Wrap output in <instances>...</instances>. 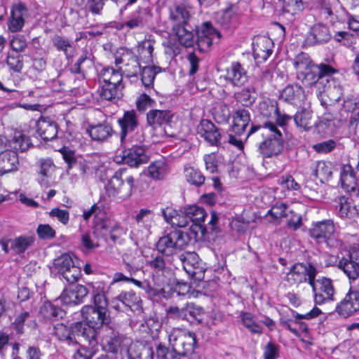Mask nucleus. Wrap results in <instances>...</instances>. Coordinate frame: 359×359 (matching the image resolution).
<instances>
[{
	"label": "nucleus",
	"instance_id": "64",
	"mask_svg": "<svg viewBox=\"0 0 359 359\" xmlns=\"http://www.w3.org/2000/svg\"><path fill=\"white\" fill-rule=\"evenodd\" d=\"M279 356V346L269 341L264 348V359H277Z\"/></svg>",
	"mask_w": 359,
	"mask_h": 359
},
{
	"label": "nucleus",
	"instance_id": "54",
	"mask_svg": "<svg viewBox=\"0 0 359 359\" xmlns=\"http://www.w3.org/2000/svg\"><path fill=\"white\" fill-rule=\"evenodd\" d=\"M159 72V68L155 66H147L142 71V81L146 88L153 86L156 75Z\"/></svg>",
	"mask_w": 359,
	"mask_h": 359
},
{
	"label": "nucleus",
	"instance_id": "33",
	"mask_svg": "<svg viewBox=\"0 0 359 359\" xmlns=\"http://www.w3.org/2000/svg\"><path fill=\"white\" fill-rule=\"evenodd\" d=\"M340 180L342 188L347 192L355 191L357 187V179L353 168L350 165H344Z\"/></svg>",
	"mask_w": 359,
	"mask_h": 359
},
{
	"label": "nucleus",
	"instance_id": "7",
	"mask_svg": "<svg viewBox=\"0 0 359 359\" xmlns=\"http://www.w3.org/2000/svg\"><path fill=\"white\" fill-rule=\"evenodd\" d=\"M129 343L130 340L128 339H124L122 341L114 339V353L118 351L121 355L127 353L129 359H153L154 352L150 346L137 342L131 344L128 348Z\"/></svg>",
	"mask_w": 359,
	"mask_h": 359
},
{
	"label": "nucleus",
	"instance_id": "61",
	"mask_svg": "<svg viewBox=\"0 0 359 359\" xmlns=\"http://www.w3.org/2000/svg\"><path fill=\"white\" fill-rule=\"evenodd\" d=\"M184 311L186 315L185 319L189 320L191 318L198 321L202 320L201 316L203 313V309L201 306H196L194 304H187L184 307Z\"/></svg>",
	"mask_w": 359,
	"mask_h": 359
},
{
	"label": "nucleus",
	"instance_id": "48",
	"mask_svg": "<svg viewBox=\"0 0 359 359\" xmlns=\"http://www.w3.org/2000/svg\"><path fill=\"white\" fill-rule=\"evenodd\" d=\"M154 214L149 209H141L136 215L135 220L137 224L145 228L147 233H149V229L154 222Z\"/></svg>",
	"mask_w": 359,
	"mask_h": 359
},
{
	"label": "nucleus",
	"instance_id": "42",
	"mask_svg": "<svg viewBox=\"0 0 359 359\" xmlns=\"http://www.w3.org/2000/svg\"><path fill=\"white\" fill-rule=\"evenodd\" d=\"M111 131V128L109 126L104 124L90 126L87 129V133L92 140L95 141H103L106 140L110 135Z\"/></svg>",
	"mask_w": 359,
	"mask_h": 359
},
{
	"label": "nucleus",
	"instance_id": "38",
	"mask_svg": "<svg viewBox=\"0 0 359 359\" xmlns=\"http://www.w3.org/2000/svg\"><path fill=\"white\" fill-rule=\"evenodd\" d=\"M121 128V141L123 142L128 132L132 131L137 125L135 112L128 111L124 113L123 117L118 121Z\"/></svg>",
	"mask_w": 359,
	"mask_h": 359
},
{
	"label": "nucleus",
	"instance_id": "24",
	"mask_svg": "<svg viewBox=\"0 0 359 359\" xmlns=\"http://www.w3.org/2000/svg\"><path fill=\"white\" fill-rule=\"evenodd\" d=\"M18 165L19 158L16 151L6 149L0 152V176L16 171Z\"/></svg>",
	"mask_w": 359,
	"mask_h": 359
},
{
	"label": "nucleus",
	"instance_id": "12",
	"mask_svg": "<svg viewBox=\"0 0 359 359\" xmlns=\"http://www.w3.org/2000/svg\"><path fill=\"white\" fill-rule=\"evenodd\" d=\"M338 267L347 276L351 285L359 277V248H352L348 257L339 260Z\"/></svg>",
	"mask_w": 359,
	"mask_h": 359
},
{
	"label": "nucleus",
	"instance_id": "41",
	"mask_svg": "<svg viewBox=\"0 0 359 359\" xmlns=\"http://www.w3.org/2000/svg\"><path fill=\"white\" fill-rule=\"evenodd\" d=\"M39 183L43 187L48 186V178L51 175L54 170V164L51 159L46 158L39 161Z\"/></svg>",
	"mask_w": 359,
	"mask_h": 359
},
{
	"label": "nucleus",
	"instance_id": "63",
	"mask_svg": "<svg viewBox=\"0 0 359 359\" xmlns=\"http://www.w3.org/2000/svg\"><path fill=\"white\" fill-rule=\"evenodd\" d=\"M156 102L146 93H142L136 100V107L140 111H144L148 108L154 107Z\"/></svg>",
	"mask_w": 359,
	"mask_h": 359
},
{
	"label": "nucleus",
	"instance_id": "59",
	"mask_svg": "<svg viewBox=\"0 0 359 359\" xmlns=\"http://www.w3.org/2000/svg\"><path fill=\"white\" fill-rule=\"evenodd\" d=\"M320 96H327L332 103L337 102L342 96V90L339 86H332L329 83L325 87L323 94Z\"/></svg>",
	"mask_w": 359,
	"mask_h": 359
},
{
	"label": "nucleus",
	"instance_id": "50",
	"mask_svg": "<svg viewBox=\"0 0 359 359\" xmlns=\"http://www.w3.org/2000/svg\"><path fill=\"white\" fill-rule=\"evenodd\" d=\"M28 41L25 35L15 34L13 36L9 42L10 50L17 53L22 54L27 48Z\"/></svg>",
	"mask_w": 359,
	"mask_h": 359
},
{
	"label": "nucleus",
	"instance_id": "47",
	"mask_svg": "<svg viewBox=\"0 0 359 359\" xmlns=\"http://www.w3.org/2000/svg\"><path fill=\"white\" fill-rule=\"evenodd\" d=\"M30 144L31 142L29 137L20 132L15 133L13 139L9 142V147L13 149V151L16 152L18 151H26L29 147Z\"/></svg>",
	"mask_w": 359,
	"mask_h": 359
},
{
	"label": "nucleus",
	"instance_id": "11",
	"mask_svg": "<svg viewBox=\"0 0 359 359\" xmlns=\"http://www.w3.org/2000/svg\"><path fill=\"white\" fill-rule=\"evenodd\" d=\"M321 313L319 308L314 306L305 314L296 313L294 315V319L281 320L280 324L294 334H297L308 328L307 324L303 322L302 319L311 320L318 317Z\"/></svg>",
	"mask_w": 359,
	"mask_h": 359
},
{
	"label": "nucleus",
	"instance_id": "30",
	"mask_svg": "<svg viewBox=\"0 0 359 359\" xmlns=\"http://www.w3.org/2000/svg\"><path fill=\"white\" fill-rule=\"evenodd\" d=\"M117 301H119L125 306L130 307L132 310H139L142 307L141 298L132 291L121 293L116 299H114V309L119 310L120 306L116 304Z\"/></svg>",
	"mask_w": 359,
	"mask_h": 359
},
{
	"label": "nucleus",
	"instance_id": "37",
	"mask_svg": "<svg viewBox=\"0 0 359 359\" xmlns=\"http://www.w3.org/2000/svg\"><path fill=\"white\" fill-rule=\"evenodd\" d=\"M172 116L170 111L154 109L148 112L147 119L150 126L156 127L168 123Z\"/></svg>",
	"mask_w": 359,
	"mask_h": 359
},
{
	"label": "nucleus",
	"instance_id": "62",
	"mask_svg": "<svg viewBox=\"0 0 359 359\" xmlns=\"http://www.w3.org/2000/svg\"><path fill=\"white\" fill-rule=\"evenodd\" d=\"M356 205H355L354 207H351L348 199H345L344 198L340 199L338 212L340 217H352L355 213H356Z\"/></svg>",
	"mask_w": 359,
	"mask_h": 359
},
{
	"label": "nucleus",
	"instance_id": "10",
	"mask_svg": "<svg viewBox=\"0 0 359 359\" xmlns=\"http://www.w3.org/2000/svg\"><path fill=\"white\" fill-rule=\"evenodd\" d=\"M183 269L192 278L200 280L203 278L205 269L203 262L194 252H185L180 255Z\"/></svg>",
	"mask_w": 359,
	"mask_h": 359
},
{
	"label": "nucleus",
	"instance_id": "9",
	"mask_svg": "<svg viewBox=\"0 0 359 359\" xmlns=\"http://www.w3.org/2000/svg\"><path fill=\"white\" fill-rule=\"evenodd\" d=\"M318 272L316 268L311 264L297 263L287 273L286 279L290 285H298L304 282H308L310 285Z\"/></svg>",
	"mask_w": 359,
	"mask_h": 359
},
{
	"label": "nucleus",
	"instance_id": "19",
	"mask_svg": "<svg viewBox=\"0 0 359 359\" xmlns=\"http://www.w3.org/2000/svg\"><path fill=\"white\" fill-rule=\"evenodd\" d=\"M221 34L215 29L210 22H204L198 30L197 45L201 51L205 52L212 46L215 39H219Z\"/></svg>",
	"mask_w": 359,
	"mask_h": 359
},
{
	"label": "nucleus",
	"instance_id": "57",
	"mask_svg": "<svg viewBox=\"0 0 359 359\" xmlns=\"http://www.w3.org/2000/svg\"><path fill=\"white\" fill-rule=\"evenodd\" d=\"M189 11L184 6H177L170 13L172 20L178 22L179 25H187V22L189 18Z\"/></svg>",
	"mask_w": 359,
	"mask_h": 359
},
{
	"label": "nucleus",
	"instance_id": "29",
	"mask_svg": "<svg viewBox=\"0 0 359 359\" xmlns=\"http://www.w3.org/2000/svg\"><path fill=\"white\" fill-rule=\"evenodd\" d=\"M147 175L154 180H163L169 173L168 164L163 160L155 161L149 164Z\"/></svg>",
	"mask_w": 359,
	"mask_h": 359
},
{
	"label": "nucleus",
	"instance_id": "13",
	"mask_svg": "<svg viewBox=\"0 0 359 359\" xmlns=\"http://www.w3.org/2000/svg\"><path fill=\"white\" fill-rule=\"evenodd\" d=\"M336 312L341 317L348 318L359 311V292L351 286L348 292L336 308Z\"/></svg>",
	"mask_w": 359,
	"mask_h": 359
},
{
	"label": "nucleus",
	"instance_id": "51",
	"mask_svg": "<svg viewBox=\"0 0 359 359\" xmlns=\"http://www.w3.org/2000/svg\"><path fill=\"white\" fill-rule=\"evenodd\" d=\"M262 128L260 125H252L250 129L249 133L244 137L243 135L238 136L236 135L232 130L231 129L230 133L229 135V142L235 147H236L238 149L241 150L243 148V140H247V138L252 134L257 132Z\"/></svg>",
	"mask_w": 359,
	"mask_h": 359
},
{
	"label": "nucleus",
	"instance_id": "46",
	"mask_svg": "<svg viewBox=\"0 0 359 359\" xmlns=\"http://www.w3.org/2000/svg\"><path fill=\"white\" fill-rule=\"evenodd\" d=\"M30 318L31 314L29 311L24 309H21L20 311L16 309L14 320L11 323V326L17 334H22L24 333L25 324Z\"/></svg>",
	"mask_w": 359,
	"mask_h": 359
},
{
	"label": "nucleus",
	"instance_id": "40",
	"mask_svg": "<svg viewBox=\"0 0 359 359\" xmlns=\"http://www.w3.org/2000/svg\"><path fill=\"white\" fill-rule=\"evenodd\" d=\"M281 4L283 12L292 16L300 15L309 5L304 0H283Z\"/></svg>",
	"mask_w": 359,
	"mask_h": 359
},
{
	"label": "nucleus",
	"instance_id": "34",
	"mask_svg": "<svg viewBox=\"0 0 359 359\" xmlns=\"http://www.w3.org/2000/svg\"><path fill=\"white\" fill-rule=\"evenodd\" d=\"M173 32L182 46L191 47L194 45V34L192 30L188 29L187 25H176Z\"/></svg>",
	"mask_w": 359,
	"mask_h": 359
},
{
	"label": "nucleus",
	"instance_id": "27",
	"mask_svg": "<svg viewBox=\"0 0 359 359\" xmlns=\"http://www.w3.org/2000/svg\"><path fill=\"white\" fill-rule=\"evenodd\" d=\"M250 121V114L248 110L238 109L233 116L232 131L237 135H244L247 126Z\"/></svg>",
	"mask_w": 359,
	"mask_h": 359
},
{
	"label": "nucleus",
	"instance_id": "4",
	"mask_svg": "<svg viewBox=\"0 0 359 359\" xmlns=\"http://www.w3.org/2000/svg\"><path fill=\"white\" fill-rule=\"evenodd\" d=\"M320 14L322 18L332 24L347 20L349 29L359 32V16L348 15L346 11L339 6L338 0H332L328 4H324L320 10Z\"/></svg>",
	"mask_w": 359,
	"mask_h": 359
},
{
	"label": "nucleus",
	"instance_id": "25",
	"mask_svg": "<svg viewBox=\"0 0 359 359\" xmlns=\"http://www.w3.org/2000/svg\"><path fill=\"white\" fill-rule=\"evenodd\" d=\"M205 210L197 205H191L185 208L184 211V217L187 222V226L191 222V229L195 233L201 229L200 224L205 220Z\"/></svg>",
	"mask_w": 359,
	"mask_h": 359
},
{
	"label": "nucleus",
	"instance_id": "14",
	"mask_svg": "<svg viewBox=\"0 0 359 359\" xmlns=\"http://www.w3.org/2000/svg\"><path fill=\"white\" fill-rule=\"evenodd\" d=\"M226 84L241 87L248 81L247 71L238 62H233L226 67L220 76Z\"/></svg>",
	"mask_w": 359,
	"mask_h": 359
},
{
	"label": "nucleus",
	"instance_id": "16",
	"mask_svg": "<svg viewBox=\"0 0 359 359\" xmlns=\"http://www.w3.org/2000/svg\"><path fill=\"white\" fill-rule=\"evenodd\" d=\"M148 161L149 156L145 154L144 147L139 145H134L130 149L124 151L121 158H114V161L118 163H123L131 167H137Z\"/></svg>",
	"mask_w": 359,
	"mask_h": 359
},
{
	"label": "nucleus",
	"instance_id": "35",
	"mask_svg": "<svg viewBox=\"0 0 359 359\" xmlns=\"http://www.w3.org/2000/svg\"><path fill=\"white\" fill-rule=\"evenodd\" d=\"M35 241L34 236H20L14 239H9L11 249L17 255L24 253L32 246Z\"/></svg>",
	"mask_w": 359,
	"mask_h": 359
},
{
	"label": "nucleus",
	"instance_id": "52",
	"mask_svg": "<svg viewBox=\"0 0 359 359\" xmlns=\"http://www.w3.org/2000/svg\"><path fill=\"white\" fill-rule=\"evenodd\" d=\"M129 282L133 283L137 287L144 290L149 297H154L160 295L164 297L165 291L162 287H161L160 285H158L157 288H154L147 282H141L133 278H129Z\"/></svg>",
	"mask_w": 359,
	"mask_h": 359
},
{
	"label": "nucleus",
	"instance_id": "39",
	"mask_svg": "<svg viewBox=\"0 0 359 359\" xmlns=\"http://www.w3.org/2000/svg\"><path fill=\"white\" fill-rule=\"evenodd\" d=\"M222 27L226 29L236 27L238 23V9L234 6H230L223 11L218 20Z\"/></svg>",
	"mask_w": 359,
	"mask_h": 359
},
{
	"label": "nucleus",
	"instance_id": "56",
	"mask_svg": "<svg viewBox=\"0 0 359 359\" xmlns=\"http://www.w3.org/2000/svg\"><path fill=\"white\" fill-rule=\"evenodd\" d=\"M236 98L243 105L250 106L256 99L255 92L252 88H245L236 95Z\"/></svg>",
	"mask_w": 359,
	"mask_h": 359
},
{
	"label": "nucleus",
	"instance_id": "8",
	"mask_svg": "<svg viewBox=\"0 0 359 359\" xmlns=\"http://www.w3.org/2000/svg\"><path fill=\"white\" fill-rule=\"evenodd\" d=\"M309 285L312 288L316 304L323 305L335 301V290L331 279L325 277H320L318 279L315 278Z\"/></svg>",
	"mask_w": 359,
	"mask_h": 359
},
{
	"label": "nucleus",
	"instance_id": "55",
	"mask_svg": "<svg viewBox=\"0 0 359 359\" xmlns=\"http://www.w3.org/2000/svg\"><path fill=\"white\" fill-rule=\"evenodd\" d=\"M241 320L243 325L252 333L261 334L262 333V327L259 325L253 318L250 313H243Z\"/></svg>",
	"mask_w": 359,
	"mask_h": 359
},
{
	"label": "nucleus",
	"instance_id": "23",
	"mask_svg": "<svg viewBox=\"0 0 359 359\" xmlns=\"http://www.w3.org/2000/svg\"><path fill=\"white\" fill-rule=\"evenodd\" d=\"M198 134L211 145H217L221 137L217 127L210 121L202 119L197 127Z\"/></svg>",
	"mask_w": 359,
	"mask_h": 359
},
{
	"label": "nucleus",
	"instance_id": "3",
	"mask_svg": "<svg viewBox=\"0 0 359 359\" xmlns=\"http://www.w3.org/2000/svg\"><path fill=\"white\" fill-rule=\"evenodd\" d=\"M263 135L267 137L259 145V151L264 158L276 156L283 148V135L278 127L272 121L263 123Z\"/></svg>",
	"mask_w": 359,
	"mask_h": 359
},
{
	"label": "nucleus",
	"instance_id": "44",
	"mask_svg": "<svg viewBox=\"0 0 359 359\" xmlns=\"http://www.w3.org/2000/svg\"><path fill=\"white\" fill-rule=\"evenodd\" d=\"M311 169L313 175L321 182L327 180L332 174L330 164L324 161H316Z\"/></svg>",
	"mask_w": 359,
	"mask_h": 359
},
{
	"label": "nucleus",
	"instance_id": "21",
	"mask_svg": "<svg viewBox=\"0 0 359 359\" xmlns=\"http://www.w3.org/2000/svg\"><path fill=\"white\" fill-rule=\"evenodd\" d=\"M88 290L82 285H71L65 288L60 295L61 301L67 305H76L83 302Z\"/></svg>",
	"mask_w": 359,
	"mask_h": 359
},
{
	"label": "nucleus",
	"instance_id": "31",
	"mask_svg": "<svg viewBox=\"0 0 359 359\" xmlns=\"http://www.w3.org/2000/svg\"><path fill=\"white\" fill-rule=\"evenodd\" d=\"M40 315L46 320H57L62 319L66 314L65 311L60 306L50 302H45L39 310Z\"/></svg>",
	"mask_w": 359,
	"mask_h": 359
},
{
	"label": "nucleus",
	"instance_id": "17",
	"mask_svg": "<svg viewBox=\"0 0 359 359\" xmlns=\"http://www.w3.org/2000/svg\"><path fill=\"white\" fill-rule=\"evenodd\" d=\"M29 16L27 6L21 2L13 4L11 8V15L8 19V27L11 32H18L23 28L25 19Z\"/></svg>",
	"mask_w": 359,
	"mask_h": 359
},
{
	"label": "nucleus",
	"instance_id": "2",
	"mask_svg": "<svg viewBox=\"0 0 359 359\" xmlns=\"http://www.w3.org/2000/svg\"><path fill=\"white\" fill-rule=\"evenodd\" d=\"M298 79L306 86L315 84L319 79L334 73V69L327 65H314L308 54L301 53L292 60Z\"/></svg>",
	"mask_w": 359,
	"mask_h": 359
},
{
	"label": "nucleus",
	"instance_id": "22",
	"mask_svg": "<svg viewBox=\"0 0 359 359\" xmlns=\"http://www.w3.org/2000/svg\"><path fill=\"white\" fill-rule=\"evenodd\" d=\"M36 132L44 141H50L57 137V124L50 117L41 116L36 122Z\"/></svg>",
	"mask_w": 359,
	"mask_h": 359
},
{
	"label": "nucleus",
	"instance_id": "36",
	"mask_svg": "<svg viewBox=\"0 0 359 359\" xmlns=\"http://www.w3.org/2000/svg\"><path fill=\"white\" fill-rule=\"evenodd\" d=\"M106 213H97L94 217V232L95 233L102 236H109L112 239V229L110 227V222L105 219Z\"/></svg>",
	"mask_w": 359,
	"mask_h": 359
},
{
	"label": "nucleus",
	"instance_id": "49",
	"mask_svg": "<svg viewBox=\"0 0 359 359\" xmlns=\"http://www.w3.org/2000/svg\"><path fill=\"white\" fill-rule=\"evenodd\" d=\"M260 114L266 118H272L278 113L277 103L270 99L264 100L259 104Z\"/></svg>",
	"mask_w": 359,
	"mask_h": 359
},
{
	"label": "nucleus",
	"instance_id": "53",
	"mask_svg": "<svg viewBox=\"0 0 359 359\" xmlns=\"http://www.w3.org/2000/svg\"><path fill=\"white\" fill-rule=\"evenodd\" d=\"M184 175L189 183L198 187L203 184L205 181V177L201 171L193 167H185Z\"/></svg>",
	"mask_w": 359,
	"mask_h": 359
},
{
	"label": "nucleus",
	"instance_id": "26",
	"mask_svg": "<svg viewBox=\"0 0 359 359\" xmlns=\"http://www.w3.org/2000/svg\"><path fill=\"white\" fill-rule=\"evenodd\" d=\"M305 97L304 91L299 84L287 86L280 94L281 99L295 105H301Z\"/></svg>",
	"mask_w": 359,
	"mask_h": 359
},
{
	"label": "nucleus",
	"instance_id": "43",
	"mask_svg": "<svg viewBox=\"0 0 359 359\" xmlns=\"http://www.w3.org/2000/svg\"><path fill=\"white\" fill-rule=\"evenodd\" d=\"M6 63L10 71L20 73L22 72L24 66L23 55L13 51H8Z\"/></svg>",
	"mask_w": 359,
	"mask_h": 359
},
{
	"label": "nucleus",
	"instance_id": "60",
	"mask_svg": "<svg viewBox=\"0 0 359 359\" xmlns=\"http://www.w3.org/2000/svg\"><path fill=\"white\" fill-rule=\"evenodd\" d=\"M311 118V112L306 109H303L297 112L294 116V121L297 126L303 128L304 129L309 128L310 127Z\"/></svg>",
	"mask_w": 359,
	"mask_h": 359
},
{
	"label": "nucleus",
	"instance_id": "6",
	"mask_svg": "<svg viewBox=\"0 0 359 359\" xmlns=\"http://www.w3.org/2000/svg\"><path fill=\"white\" fill-rule=\"evenodd\" d=\"M189 242V236L180 230H174L161 237L156 243L158 251L165 255H171L184 248Z\"/></svg>",
	"mask_w": 359,
	"mask_h": 359
},
{
	"label": "nucleus",
	"instance_id": "18",
	"mask_svg": "<svg viewBox=\"0 0 359 359\" xmlns=\"http://www.w3.org/2000/svg\"><path fill=\"white\" fill-rule=\"evenodd\" d=\"M252 45L253 56L257 62L266 61L272 53L273 43L268 36H255Z\"/></svg>",
	"mask_w": 359,
	"mask_h": 359
},
{
	"label": "nucleus",
	"instance_id": "5",
	"mask_svg": "<svg viewBox=\"0 0 359 359\" xmlns=\"http://www.w3.org/2000/svg\"><path fill=\"white\" fill-rule=\"evenodd\" d=\"M169 344L174 350L187 358L194 353L197 339L194 332L187 330L173 328L168 334Z\"/></svg>",
	"mask_w": 359,
	"mask_h": 359
},
{
	"label": "nucleus",
	"instance_id": "15",
	"mask_svg": "<svg viewBox=\"0 0 359 359\" xmlns=\"http://www.w3.org/2000/svg\"><path fill=\"white\" fill-rule=\"evenodd\" d=\"M334 233L335 226L331 219L313 222L309 230L310 236L320 243H328L334 237Z\"/></svg>",
	"mask_w": 359,
	"mask_h": 359
},
{
	"label": "nucleus",
	"instance_id": "20",
	"mask_svg": "<svg viewBox=\"0 0 359 359\" xmlns=\"http://www.w3.org/2000/svg\"><path fill=\"white\" fill-rule=\"evenodd\" d=\"M125 169L121 168L114 175V196H117L120 199L129 198L133 190L134 179L132 176H128L126 181L119 177Z\"/></svg>",
	"mask_w": 359,
	"mask_h": 359
},
{
	"label": "nucleus",
	"instance_id": "1",
	"mask_svg": "<svg viewBox=\"0 0 359 359\" xmlns=\"http://www.w3.org/2000/svg\"><path fill=\"white\" fill-rule=\"evenodd\" d=\"M93 300L94 306L86 305L82 308L83 322H76L70 328L63 323L54 326V333L59 340L65 341L69 345H76L83 339L93 345L96 343L97 329L105 327L111 330V318L105 294H95Z\"/></svg>",
	"mask_w": 359,
	"mask_h": 359
},
{
	"label": "nucleus",
	"instance_id": "45",
	"mask_svg": "<svg viewBox=\"0 0 359 359\" xmlns=\"http://www.w3.org/2000/svg\"><path fill=\"white\" fill-rule=\"evenodd\" d=\"M75 266L73 257L68 253H64L54 259L53 269L58 273L61 274L68 269Z\"/></svg>",
	"mask_w": 359,
	"mask_h": 359
},
{
	"label": "nucleus",
	"instance_id": "32",
	"mask_svg": "<svg viewBox=\"0 0 359 359\" xmlns=\"http://www.w3.org/2000/svg\"><path fill=\"white\" fill-rule=\"evenodd\" d=\"M331 37L329 28L324 24L314 25L310 31L309 41L313 44L327 42Z\"/></svg>",
	"mask_w": 359,
	"mask_h": 359
},
{
	"label": "nucleus",
	"instance_id": "28",
	"mask_svg": "<svg viewBox=\"0 0 359 359\" xmlns=\"http://www.w3.org/2000/svg\"><path fill=\"white\" fill-rule=\"evenodd\" d=\"M161 212L166 223L181 228L187 226V222L184 217V212L181 211L180 212L172 207L162 208Z\"/></svg>",
	"mask_w": 359,
	"mask_h": 359
},
{
	"label": "nucleus",
	"instance_id": "58",
	"mask_svg": "<svg viewBox=\"0 0 359 359\" xmlns=\"http://www.w3.org/2000/svg\"><path fill=\"white\" fill-rule=\"evenodd\" d=\"M52 42L58 51L63 52L67 58L69 57L68 48L72 47V42L60 35H55L52 38Z\"/></svg>",
	"mask_w": 359,
	"mask_h": 359
}]
</instances>
